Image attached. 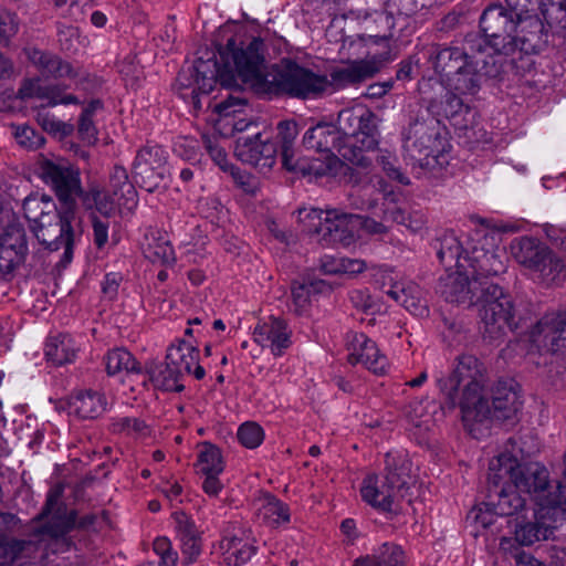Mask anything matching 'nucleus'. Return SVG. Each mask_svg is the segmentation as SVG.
<instances>
[{"mask_svg": "<svg viewBox=\"0 0 566 566\" xmlns=\"http://www.w3.org/2000/svg\"><path fill=\"white\" fill-rule=\"evenodd\" d=\"M214 46L217 60L199 57L195 64L182 71L178 83L191 87L192 94L210 93L219 82L223 87H240L241 83L255 85L264 76L263 42L248 33V27L228 22L217 31Z\"/></svg>", "mask_w": 566, "mask_h": 566, "instance_id": "f257e3e1", "label": "nucleus"}, {"mask_svg": "<svg viewBox=\"0 0 566 566\" xmlns=\"http://www.w3.org/2000/svg\"><path fill=\"white\" fill-rule=\"evenodd\" d=\"M485 367L471 355L459 358L452 375L439 380L440 389L455 406V394L462 388L459 406L464 427L475 439L484 437L493 420L505 421L516 418L523 401L521 387L514 379H501L492 389V408L485 398Z\"/></svg>", "mask_w": 566, "mask_h": 566, "instance_id": "f03ea898", "label": "nucleus"}, {"mask_svg": "<svg viewBox=\"0 0 566 566\" xmlns=\"http://www.w3.org/2000/svg\"><path fill=\"white\" fill-rule=\"evenodd\" d=\"M40 175L53 188L64 211L57 210L52 197L35 192L23 201L24 217L40 244L50 251L63 248L64 256L70 259L74 240V206L81 195L80 171L63 158L43 159Z\"/></svg>", "mask_w": 566, "mask_h": 566, "instance_id": "7ed1b4c3", "label": "nucleus"}, {"mask_svg": "<svg viewBox=\"0 0 566 566\" xmlns=\"http://www.w3.org/2000/svg\"><path fill=\"white\" fill-rule=\"evenodd\" d=\"M488 481L490 497L497 496L500 514H515L527 500L539 507V518L553 514H566V483L553 485L545 465L538 462L520 463L509 452H502L492 459L489 465Z\"/></svg>", "mask_w": 566, "mask_h": 566, "instance_id": "20e7f679", "label": "nucleus"}, {"mask_svg": "<svg viewBox=\"0 0 566 566\" xmlns=\"http://www.w3.org/2000/svg\"><path fill=\"white\" fill-rule=\"evenodd\" d=\"M438 255L441 262L454 261L457 268L440 281L441 294L452 303L474 305L481 292L480 283H485L481 277L504 271L502 261L494 252L453 234L444 235Z\"/></svg>", "mask_w": 566, "mask_h": 566, "instance_id": "39448f33", "label": "nucleus"}, {"mask_svg": "<svg viewBox=\"0 0 566 566\" xmlns=\"http://www.w3.org/2000/svg\"><path fill=\"white\" fill-rule=\"evenodd\" d=\"M510 11L500 4L488 7L480 20L484 46L482 52L511 54L515 50L530 53L532 40L543 29V22L533 6L538 0H505Z\"/></svg>", "mask_w": 566, "mask_h": 566, "instance_id": "423d86ee", "label": "nucleus"}, {"mask_svg": "<svg viewBox=\"0 0 566 566\" xmlns=\"http://www.w3.org/2000/svg\"><path fill=\"white\" fill-rule=\"evenodd\" d=\"M340 145L338 154L356 166H367L370 161L368 153L378 145V132L375 115L364 106L346 108L338 114Z\"/></svg>", "mask_w": 566, "mask_h": 566, "instance_id": "0eeeda50", "label": "nucleus"}, {"mask_svg": "<svg viewBox=\"0 0 566 566\" xmlns=\"http://www.w3.org/2000/svg\"><path fill=\"white\" fill-rule=\"evenodd\" d=\"M298 219L304 230L316 233H327L334 242L349 245L360 231L369 234H384L387 227L371 218L345 213L338 209L319 210L304 208L298 210Z\"/></svg>", "mask_w": 566, "mask_h": 566, "instance_id": "6e6552de", "label": "nucleus"}, {"mask_svg": "<svg viewBox=\"0 0 566 566\" xmlns=\"http://www.w3.org/2000/svg\"><path fill=\"white\" fill-rule=\"evenodd\" d=\"M385 474H368L361 482V500L380 512H389L395 499L403 496L411 463L405 451H394L386 455Z\"/></svg>", "mask_w": 566, "mask_h": 566, "instance_id": "1a4fd4ad", "label": "nucleus"}, {"mask_svg": "<svg viewBox=\"0 0 566 566\" xmlns=\"http://www.w3.org/2000/svg\"><path fill=\"white\" fill-rule=\"evenodd\" d=\"M353 196L359 200L354 201L357 209H370L384 221L391 220L412 232L422 230L427 222L426 216L421 211L406 213L401 206L402 192L389 187L380 179L360 187Z\"/></svg>", "mask_w": 566, "mask_h": 566, "instance_id": "9d476101", "label": "nucleus"}, {"mask_svg": "<svg viewBox=\"0 0 566 566\" xmlns=\"http://www.w3.org/2000/svg\"><path fill=\"white\" fill-rule=\"evenodd\" d=\"M413 7L411 0H388L386 11L375 12L370 17V22L376 25L378 32L367 38L358 36L356 40L348 41L349 48L361 49L368 44H378L384 42V46L390 49L389 42L392 41L395 49L408 43V38L412 34L415 28L411 24V13ZM347 40L344 41L345 46ZM387 53V51L385 52ZM390 50H388V55Z\"/></svg>", "mask_w": 566, "mask_h": 566, "instance_id": "9b49d317", "label": "nucleus"}, {"mask_svg": "<svg viewBox=\"0 0 566 566\" xmlns=\"http://www.w3.org/2000/svg\"><path fill=\"white\" fill-rule=\"evenodd\" d=\"M281 143V155L284 167L287 170L300 172L303 176L319 178L324 176H337L345 165L328 150H317L313 158H294L293 143L296 137L295 125L291 122H282L277 126Z\"/></svg>", "mask_w": 566, "mask_h": 566, "instance_id": "f8f14e48", "label": "nucleus"}, {"mask_svg": "<svg viewBox=\"0 0 566 566\" xmlns=\"http://www.w3.org/2000/svg\"><path fill=\"white\" fill-rule=\"evenodd\" d=\"M480 285L481 292L476 296L474 306L478 307L485 333L491 338H495L505 328L512 329L516 327V311L511 296L499 285L486 281L485 283H480Z\"/></svg>", "mask_w": 566, "mask_h": 566, "instance_id": "ddd939ff", "label": "nucleus"}, {"mask_svg": "<svg viewBox=\"0 0 566 566\" xmlns=\"http://www.w3.org/2000/svg\"><path fill=\"white\" fill-rule=\"evenodd\" d=\"M109 190L92 187L87 192L81 190L78 198L87 209H95L103 216L113 214L116 209L132 211L137 206V193L128 182L123 167H115L109 179Z\"/></svg>", "mask_w": 566, "mask_h": 566, "instance_id": "4468645a", "label": "nucleus"}, {"mask_svg": "<svg viewBox=\"0 0 566 566\" xmlns=\"http://www.w3.org/2000/svg\"><path fill=\"white\" fill-rule=\"evenodd\" d=\"M510 252L516 262L546 283L556 282L565 268L564 262L548 247L533 237L514 239Z\"/></svg>", "mask_w": 566, "mask_h": 566, "instance_id": "2eb2a0df", "label": "nucleus"}, {"mask_svg": "<svg viewBox=\"0 0 566 566\" xmlns=\"http://www.w3.org/2000/svg\"><path fill=\"white\" fill-rule=\"evenodd\" d=\"M527 355L537 364L547 360L535 359L546 355L566 357V314H547L531 329L527 336Z\"/></svg>", "mask_w": 566, "mask_h": 566, "instance_id": "dca6fc26", "label": "nucleus"}, {"mask_svg": "<svg viewBox=\"0 0 566 566\" xmlns=\"http://www.w3.org/2000/svg\"><path fill=\"white\" fill-rule=\"evenodd\" d=\"M434 70L441 83L458 94H473L478 90L476 74L461 49L447 48L439 51Z\"/></svg>", "mask_w": 566, "mask_h": 566, "instance_id": "f3484780", "label": "nucleus"}, {"mask_svg": "<svg viewBox=\"0 0 566 566\" xmlns=\"http://www.w3.org/2000/svg\"><path fill=\"white\" fill-rule=\"evenodd\" d=\"M374 280L389 297L402 305L412 315L419 317L428 315L429 310L421 296L419 286L412 282L405 283L400 273L394 269L387 265L377 268Z\"/></svg>", "mask_w": 566, "mask_h": 566, "instance_id": "a211bd4d", "label": "nucleus"}, {"mask_svg": "<svg viewBox=\"0 0 566 566\" xmlns=\"http://www.w3.org/2000/svg\"><path fill=\"white\" fill-rule=\"evenodd\" d=\"M166 360L169 366H174L169 376L161 377L156 374L158 382L168 390H182L184 386L180 379L184 375H193L196 379H201L205 376V369L199 365V350L198 348L181 339L172 344L166 355Z\"/></svg>", "mask_w": 566, "mask_h": 566, "instance_id": "6ab92c4d", "label": "nucleus"}, {"mask_svg": "<svg viewBox=\"0 0 566 566\" xmlns=\"http://www.w3.org/2000/svg\"><path fill=\"white\" fill-rule=\"evenodd\" d=\"M167 151L158 145L142 148L134 163V178L147 191H154L169 172Z\"/></svg>", "mask_w": 566, "mask_h": 566, "instance_id": "aec40b11", "label": "nucleus"}, {"mask_svg": "<svg viewBox=\"0 0 566 566\" xmlns=\"http://www.w3.org/2000/svg\"><path fill=\"white\" fill-rule=\"evenodd\" d=\"M331 84L326 76L297 65L286 67L277 80L282 92L302 98H314L326 92Z\"/></svg>", "mask_w": 566, "mask_h": 566, "instance_id": "412c9836", "label": "nucleus"}, {"mask_svg": "<svg viewBox=\"0 0 566 566\" xmlns=\"http://www.w3.org/2000/svg\"><path fill=\"white\" fill-rule=\"evenodd\" d=\"M234 154L242 163L270 169L275 163L277 145L272 142L271 132H256L251 136L240 137L237 140Z\"/></svg>", "mask_w": 566, "mask_h": 566, "instance_id": "4be33fe9", "label": "nucleus"}, {"mask_svg": "<svg viewBox=\"0 0 566 566\" xmlns=\"http://www.w3.org/2000/svg\"><path fill=\"white\" fill-rule=\"evenodd\" d=\"M226 461L221 450L209 442L198 444L195 470L203 478L202 489L209 496H217L223 489L220 475L224 471Z\"/></svg>", "mask_w": 566, "mask_h": 566, "instance_id": "5701e85b", "label": "nucleus"}, {"mask_svg": "<svg viewBox=\"0 0 566 566\" xmlns=\"http://www.w3.org/2000/svg\"><path fill=\"white\" fill-rule=\"evenodd\" d=\"M347 358L352 365L360 364L374 374L382 375L389 364L377 344L363 333L350 332L346 337Z\"/></svg>", "mask_w": 566, "mask_h": 566, "instance_id": "b1692460", "label": "nucleus"}, {"mask_svg": "<svg viewBox=\"0 0 566 566\" xmlns=\"http://www.w3.org/2000/svg\"><path fill=\"white\" fill-rule=\"evenodd\" d=\"M252 338L262 349H269L274 357H281L292 345V329L284 319L270 316L258 322Z\"/></svg>", "mask_w": 566, "mask_h": 566, "instance_id": "393cba45", "label": "nucleus"}, {"mask_svg": "<svg viewBox=\"0 0 566 566\" xmlns=\"http://www.w3.org/2000/svg\"><path fill=\"white\" fill-rule=\"evenodd\" d=\"M219 549L223 562L229 566L243 565L256 553L251 531L239 525L226 531L219 543Z\"/></svg>", "mask_w": 566, "mask_h": 566, "instance_id": "a878e982", "label": "nucleus"}, {"mask_svg": "<svg viewBox=\"0 0 566 566\" xmlns=\"http://www.w3.org/2000/svg\"><path fill=\"white\" fill-rule=\"evenodd\" d=\"M390 56L387 53H376L367 59L354 61L346 65L336 67L331 76L332 83L337 87H345L350 84L361 82L376 74L382 63L388 61Z\"/></svg>", "mask_w": 566, "mask_h": 566, "instance_id": "bb28decb", "label": "nucleus"}, {"mask_svg": "<svg viewBox=\"0 0 566 566\" xmlns=\"http://www.w3.org/2000/svg\"><path fill=\"white\" fill-rule=\"evenodd\" d=\"M61 489L55 488L52 489L48 495L46 505L43 512V518L49 521V524L43 526L36 536L40 537V542L50 538L52 541L51 545L64 544L65 538L64 535L70 531L74 523V518L71 516H64L61 514H54L55 507L59 503V499L61 496Z\"/></svg>", "mask_w": 566, "mask_h": 566, "instance_id": "cd10ccee", "label": "nucleus"}, {"mask_svg": "<svg viewBox=\"0 0 566 566\" xmlns=\"http://www.w3.org/2000/svg\"><path fill=\"white\" fill-rule=\"evenodd\" d=\"M28 251L25 233L21 226L9 224L1 233L0 268L11 271L24 261Z\"/></svg>", "mask_w": 566, "mask_h": 566, "instance_id": "c85d7f7f", "label": "nucleus"}, {"mask_svg": "<svg viewBox=\"0 0 566 566\" xmlns=\"http://www.w3.org/2000/svg\"><path fill=\"white\" fill-rule=\"evenodd\" d=\"M415 134L419 135V137L415 140L408 138L406 144V148L411 153V157L428 169H434L437 166L442 167L446 163V156L434 150V145L438 140L433 134H428L423 125H417Z\"/></svg>", "mask_w": 566, "mask_h": 566, "instance_id": "c756f323", "label": "nucleus"}, {"mask_svg": "<svg viewBox=\"0 0 566 566\" xmlns=\"http://www.w3.org/2000/svg\"><path fill=\"white\" fill-rule=\"evenodd\" d=\"M539 507L535 510V523H526L520 525L515 530V539L521 545H532L538 541L547 539L553 530L556 528L562 521L566 520V514H553V511L545 518H539Z\"/></svg>", "mask_w": 566, "mask_h": 566, "instance_id": "7c9ffc66", "label": "nucleus"}, {"mask_svg": "<svg viewBox=\"0 0 566 566\" xmlns=\"http://www.w3.org/2000/svg\"><path fill=\"white\" fill-rule=\"evenodd\" d=\"M142 251L145 258L153 263L169 265L176 260L175 251L166 232L157 229H149L144 234Z\"/></svg>", "mask_w": 566, "mask_h": 566, "instance_id": "2f4dec72", "label": "nucleus"}, {"mask_svg": "<svg viewBox=\"0 0 566 566\" xmlns=\"http://www.w3.org/2000/svg\"><path fill=\"white\" fill-rule=\"evenodd\" d=\"M21 98L34 97L46 106L76 104L78 99L71 94H65L59 87L43 86L40 78L29 80L19 90Z\"/></svg>", "mask_w": 566, "mask_h": 566, "instance_id": "473e14b6", "label": "nucleus"}, {"mask_svg": "<svg viewBox=\"0 0 566 566\" xmlns=\"http://www.w3.org/2000/svg\"><path fill=\"white\" fill-rule=\"evenodd\" d=\"M253 506L258 518L266 525L280 526L290 521L289 507L269 493H261Z\"/></svg>", "mask_w": 566, "mask_h": 566, "instance_id": "72a5a7b5", "label": "nucleus"}, {"mask_svg": "<svg viewBox=\"0 0 566 566\" xmlns=\"http://www.w3.org/2000/svg\"><path fill=\"white\" fill-rule=\"evenodd\" d=\"M174 521L184 558L187 563H192L201 551L196 526L182 512H175Z\"/></svg>", "mask_w": 566, "mask_h": 566, "instance_id": "f704fd0d", "label": "nucleus"}, {"mask_svg": "<svg viewBox=\"0 0 566 566\" xmlns=\"http://www.w3.org/2000/svg\"><path fill=\"white\" fill-rule=\"evenodd\" d=\"M80 349L77 342L67 334L50 336L44 348L46 358L55 365L71 363Z\"/></svg>", "mask_w": 566, "mask_h": 566, "instance_id": "c9c22d12", "label": "nucleus"}, {"mask_svg": "<svg viewBox=\"0 0 566 566\" xmlns=\"http://www.w3.org/2000/svg\"><path fill=\"white\" fill-rule=\"evenodd\" d=\"M307 148L316 150H337L340 145L339 132L335 126L328 124H318L306 130L303 138Z\"/></svg>", "mask_w": 566, "mask_h": 566, "instance_id": "e433bc0d", "label": "nucleus"}, {"mask_svg": "<svg viewBox=\"0 0 566 566\" xmlns=\"http://www.w3.org/2000/svg\"><path fill=\"white\" fill-rule=\"evenodd\" d=\"M438 406L427 398L415 399L406 407L405 416L410 426L419 431H428L434 423L433 415L437 412Z\"/></svg>", "mask_w": 566, "mask_h": 566, "instance_id": "4c0bfd02", "label": "nucleus"}, {"mask_svg": "<svg viewBox=\"0 0 566 566\" xmlns=\"http://www.w3.org/2000/svg\"><path fill=\"white\" fill-rule=\"evenodd\" d=\"M70 407L81 418H95L106 410V400L98 392L85 391L75 395L71 400Z\"/></svg>", "mask_w": 566, "mask_h": 566, "instance_id": "58836bf2", "label": "nucleus"}, {"mask_svg": "<svg viewBox=\"0 0 566 566\" xmlns=\"http://www.w3.org/2000/svg\"><path fill=\"white\" fill-rule=\"evenodd\" d=\"M29 60L36 65L43 74L51 75L53 77L72 76L73 70L69 63L61 61L60 59L46 54L40 50L31 49L28 51Z\"/></svg>", "mask_w": 566, "mask_h": 566, "instance_id": "ea45409f", "label": "nucleus"}, {"mask_svg": "<svg viewBox=\"0 0 566 566\" xmlns=\"http://www.w3.org/2000/svg\"><path fill=\"white\" fill-rule=\"evenodd\" d=\"M244 103L241 98L229 96L224 101L213 106L214 113L219 116L218 126H231V132H242L248 129L253 123L234 122L231 116L242 109ZM221 130V128H219Z\"/></svg>", "mask_w": 566, "mask_h": 566, "instance_id": "a19ab883", "label": "nucleus"}, {"mask_svg": "<svg viewBox=\"0 0 566 566\" xmlns=\"http://www.w3.org/2000/svg\"><path fill=\"white\" fill-rule=\"evenodd\" d=\"M106 370L111 376L123 377L138 374L140 367L129 352L115 348L106 356Z\"/></svg>", "mask_w": 566, "mask_h": 566, "instance_id": "79ce46f5", "label": "nucleus"}, {"mask_svg": "<svg viewBox=\"0 0 566 566\" xmlns=\"http://www.w3.org/2000/svg\"><path fill=\"white\" fill-rule=\"evenodd\" d=\"M500 513L497 511V501L491 500V503H482L473 507L468 514L467 521L474 530L472 531L474 536L480 535L481 531L489 528L494 524L496 516ZM510 514H501V516H509Z\"/></svg>", "mask_w": 566, "mask_h": 566, "instance_id": "37998d69", "label": "nucleus"}, {"mask_svg": "<svg viewBox=\"0 0 566 566\" xmlns=\"http://www.w3.org/2000/svg\"><path fill=\"white\" fill-rule=\"evenodd\" d=\"M366 264L360 259L324 255L321 269L326 274H357L365 270Z\"/></svg>", "mask_w": 566, "mask_h": 566, "instance_id": "c03bdc74", "label": "nucleus"}, {"mask_svg": "<svg viewBox=\"0 0 566 566\" xmlns=\"http://www.w3.org/2000/svg\"><path fill=\"white\" fill-rule=\"evenodd\" d=\"M326 287L324 281H314L310 283L294 282L292 285V306L297 314L306 312L311 304V293L322 292Z\"/></svg>", "mask_w": 566, "mask_h": 566, "instance_id": "a18cd8bd", "label": "nucleus"}, {"mask_svg": "<svg viewBox=\"0 0 566 566\" xmlns=\"http://www.w3.org/2000/svg\"><path fill=\"white\" fill-rule=\"evenodd\" d=\"M33 545L30 542L10 539L6 537L0 538V566L17 560L18 558L29 555L33 551Z\"/></svg>", "mask_w": 566, "mask_h": 566, "instance_id": "49530a36", "label": "nucleus"}, {"mask_svg": "<svg viewBox=\"0 0 566 566\" xmlns=\"http://www.w3.org/2000/svg\"><path fill=\"white\" fill-rule=\"evenodd\" d=\"M99 101L91 102L82 112L78 123V134L83 142L93 145L97 140V130L93 123L94 113L101 108Z\"/></svg>", "mask_w": 566, "mask_h": 566, "instance_id": "de8ad7c7", "label": "nucleus"}, {"mask_svg": "<svg viewBox=\"0 0 566 566\" xmlns=\"http://www.w3.org/2000/svg\"><path fill=\"white\" fill-rule=\"evenodd\" d=\"M111 428L113 432L124 433L132 437H144L149 432L144 421L137 418L119 417L113 420Z\"/></svg>", "mask_w": 566, "mask_h": 566, "instance_id": "09e8293b", "label": "nucleus"}, {"mask_svg": "<svg viewBox=\"0 0 566 566\" xmlns=\"http://www.w3.org/2000/svg\"><path fill=\"white\" fill-rule=\"evenodd\" d=\"M380 566H403V551L396 544L384 543L374 553Z\"/></svg>", "mask_w": 566, "mask_h": 566, "instance_id": "8fccbe9b", "label": "nucleus"}, {"mask_svg": "<svg viewBox=\"0 0 566 566\" xmlns=\"http://www.w3.org/2000/svg\"><path fill=\"white\" fill-rule=\"evenodd\" d=\"M36 120L45 132L61 138L69 136L73 132L72 124L60 120L49 112H39Z\"/></svg>", "mask_w": 566, "mask_h": 566, "instance_id": "3c124183", "label": "nucleus"}, {"mask_svg": "<svg viewBox=\"0 0 566 566\" xmlns=\"http://www.w3.org/2000/svg\"><path fill=\"white\" fill-rule=\"evenodd\" d=\"M206 148L212 158V160L223 170L229 171L234 179L240 180L242 179V175L239 171V169L234 168L229 161H228V155L222 146L219 145L218 142L211 140L210 138L206 139Z\"/></svg>", "mask_w": 566, "mask_h": 566, "instance_id": "603ef678", "label": "nucleus"}, {"mask_svg": "<svg viewBox=\"0 0 566 566\" xmlns=\"http://www.w3.org/2000/svg\"><path fill=\"white\" fill-rule=\"evenodd\" d=\"M237 436L242 446L249 449H255L262 443L264 431L262 427L255 422H245L239 427Z\"/></svg>", "mask_w": 566, "mask_h": 566, "instance_id": "864d4df0", "label": "nucleus"}, {"mask_svg": "<svg viewBox=\"0 0 566 566\" xmlns=\"http://www.w3.org/2000/svg\"><path fill=\"white\" fill-rule=\"evenodd\" d=\"M13 136L17 143L27 149H36L43 144V137L28 125L13 126Z\"/></svg>", "mask_w": 566, "mask_h": 566, "instance_id": "5fc2aeb1", "label": "nucleus"}, {"mask_svg": "<svg viewBox=\"0 0 566 566\" xmlns=\"http://www.w3.org/2000/svg\"><path fill=\"white\" fill-rule=\"evenodd\" d=\"M396 157L390 154H382L379 157V163L387 177L397 180L401 185H407L409 180L396 166Z\"/></svg>", "mask_w": 566, "mask_h": 566, "instance_id": "6e6d98bb", "label": "nucleus"}, {"mask_svg": "<svg viewBox=\"0 0 566 566\" xmlns=\"http://www.w3.org/2000/svg\"><path fill=\"white\" fill-rule=\"evenodd\" d=\"M541 14L548 24L566 22V0L560 1L558 4L543 6Z\"/></svg>", "mask_w": 566, "mask_h": 566, "instance_id": "4d7b16f0", "label": "nucleus"}, {"mask_svg": "<svg viewBox=\"0 0 566 566\" xmlns=\"http://www.w3.org/2000/svg\"><path fill=\"white\" fill-rule=\"evenodd\" d=\"M18 31V21L14 14L8 11L0 12V41L7 40Z\"/></svg>", "mask_w": 566, "mask_h": 566, "instance_id": "13d9d810", "label": "nucleus"}, {"mask_svg": "<svg viewBox=\"0 0 566 566\" xmlns=\"http://www.w3.org/2000/svg\"><path fill=\"white\" fill-rule=\"evenodd\" d=\"M94 242L101 249L108 240V223L94 218L93 220Z\"/></svg>", "mask_w": 566, "mask_h": 566, "instance_id": "bf43d9fd", "label": "nucleus"}, {"mask_svg": "<svg viewBox=\"0 0 566 566\" xmlns=\"http://www.w3.org/2000/svg\"><path fill=\"white\" fill-rule=\"evenodd\" d=\"M120 280V274L114 272L107 273L102 284L103 293L107 297L113 298L117 293Z\"/></svg>", "mask_w": 566, "mask_h": 566, "instance_id": "052dcab7", "label": "nucleus"}, {"mask_svg": "<svg viewBox=\"0 0 566 566\" xmlns=\"http://www.w3.org/2000/svg\"><path fill=\"white\" fill-rule=\"evenodd\" d=\"M160 490L170 502H181L182 488L176 481L163 482Z\"/></svg>", "mask_w": 566, "mask_h": 566, "instance_id": "680f3d73", "label": "nucleus"}, {"mask_svg": "<svg viewBox=\"0 0 566 566\" xmlns=\"http://www.w3.org/2000/svg\"><path fill=\"white\" fill-rule=\"evenodd\" d=\"M172 368H174V366L170 367L169 363L167 360L164 364H157V365L153 366L151 368H149V370H148L149 377L156 388L169 391L167 388H165L164 386H161L158 382L156 374H160L161 377L163 376L167 377V376H169V374H170L169 371H171Z\"/></svg>", "mask_w": 566, "mask_h": 566, "instance_id": "e2e57ef3", "label": "nucleus"}, {"mask_svg": "<svg viewBox=\"0 0 566 566\" xmlns=\"http://www.w3.org/2000/svg\"><path fill=\"white\" fill-rule=\"evenodd\" d=\"M392 87L391 82L371 84L367 90V95L373 98H379L386 95Z\"/></svg>", "mask_w": 566, "mask_h": 566, "instance_id": "0e129e2a", "label": "nucleus"}, {"mask_svg": "<svg viewBox=\"0 0 566 566\" xmlns=\"http://www.w3.org/2000/svg\"><path fill=\"white\" fill-rule=\"evenodd\" d=\"M340 531L348 541H354L357 537L356 523L352 518H346L340 524Z\"/></svg>", "mask_w": 566, "mask_h": 566, "instance_id": "69168bd1", "label": "nucleus"}, {"mask_svg": "<svg viewBox=\"0 0 566 566\" xmlns=\"http://www.w3.org/2000/svg\"><path fill=\"white\" fill-rule=\"evenodd\" d=\"M517 566H545L542 562L527 553H520L516 555Z\"/></svg>", "mask_w": 566, "mask_h": 566, "instance_id": "338daca9", "label": "nucleus"}, {"mask_svg": "<svg viewBox=\"0 0 566 566\" xmlns=\"http://www.w3.org/2000/svg\"><path fill=\"white\" fill-rule=\"evenodd\" d=\"M448 105L450 106V109H448L447 107L444 108V114L447 116H453L454 114H457L458 112H460L463 107V102L461 98H459L458 96L453 95L450 97V99L448 101Z\"/></svg>", "mask_w": 566, "mask_h": 566, "instance_id": "774afa93", "label": "nucleus"}]
</instances>
